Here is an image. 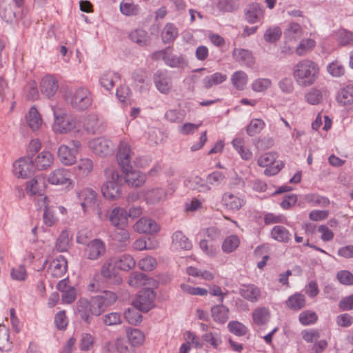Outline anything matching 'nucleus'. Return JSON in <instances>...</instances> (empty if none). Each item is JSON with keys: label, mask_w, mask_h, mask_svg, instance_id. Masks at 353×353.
<instances>
[{"label": "nucleus", "mask_w": 353, "mask_h": 353, "mask_svg": "<svg viewBox=\"0 0 353 353\" xmlns=\"http://www.w3.org/2000/svg\"><path fill=\"white\" fill-rule=\"evenodd\" d=\"M157 265V261L156 259L151 256H147L141 259L138 263L139 268L144 271H152Z\"/></svg>", "instance_id": "64"}, {"label": "nucleus", "mask_w": 353, "mask_h": 353, "mask_svg": "<svg viewBox=\"0 0 353 353\" xmlns=\"http://www.w3.org/2000/svg\"><path fill=\"white\" fill-rule=\"evenodd\" d=\"M133 228L134 231L140 234L157 233L160 230L159 225L154 220L147 217L139 219L134 225Z\"/></svg>", "instance_id": "17"}, {"label": "nucleus", "mask_w": 353, "mask_h": 353, "mask_svg": "<svg viewBox=\"0 0 353 353\" xmlns=\"http://www.w3.org/2000/svg\"><path fill=\"white\" fill-rule=\"evenodd\" d=\"M72 240V234L67 229L63 230L57 239L55 249L61 252L68 251L71 245Z\"/></svg>", "instance_id": "29"}, {"label": "nucleus", "mask_w": 353, "mask_h": 353, "mask_svg": "<svg viewBox=\"0 0 353 353\" xmlns=\"http://www.w3.org/2000/svg\"><path fill=\"white\" fill-rule=\"evenodd\" d=\"M172 243L176 249L189 250L192 248L191 241L180 231L173 234Z\"/></svg>", "instance_id": "43"}, {"label": "nucleus", "mask_w": 353, "mask_h": 353, "mask_svg": "<svg viewBox=\"0 0 353 353\" xmlns=\"http://www.w3.org/2000/svg\"><path fill=\"white\" fill-rule=\"evenodd\" d=\"M306 300L303 294L301 293H295L285 301V305L289 309L294 311H299L305 306Z\"/></svg>", "instance_id": "31"}, {"label": "nucleus", "mask_w": 353, "mask_h": 353, "mask_svg": "<svg viewBox=\"0 0 353 353\" xmlns=\"http://www.w3.org/2000/svg\"><path fill=\"white\" fill-rule=\"evenodd\" d=\"M227 75L221 72H215L205 77L203 80V87L210 89L214 85H219L227 80Z\"/></svg>", "instance_id": "37"}, {"label": "nucleus", "mask_w": 353, "mask_h": 353, "mask_svg": "<svg viewBox=\"0 0 353 353\" xmlns=\"http://www.w3.org/2000/svg\"><path fill=\"white\" fill-rule=\"evenodd\" d=\"M76 313L87 324L90 323L91 316H99L102 314V310L99 307V303L96 302L94 297L91 300L85 298H80L76 304Z\"/></svg>", "instance_id": "3"}, {"label": "nucleus", "mask_w": 353, "mask_h": 353, "mask_svg": "<svg viewBox=\"0 0 353 353\" xmlns=\"http://www.w3.org/2000/svg\"><path fill=\"white\" fill-rule=\"evenodd\" d=\"M211 312L213 319L219 323H224L229 318V310L223 305L213 307Z\"/></svg>", "instance_id": "44"}, {"label": "nucleus", "mask_w": 353, "mask_h": 353, "mask_svg": "<svg viewBox=\"0 0 353 353\" xmlns=\"http://www.w3.org/2000/svg\"><path fill=\"white\" fill-rule=\"evenodd\" d=\"M232 57L235 61L246 65H250L254 62L252 52L246 49L234 48L232 51Z\"/></svg>", "instance_id": "38"}, {"label": "nucleus", "mask_w": 353, "mask_h": 353, "mask_svg": "<svg viewBox=\"0 0 353 353\" xmlns=\"http://www.w3.org/2000/svg\"><path fill=\"white\" fill-rule=\"evenodd\" d=\"M248 81V74L242 70L234 72L231 76V82L238 90H243Z\"/></svg>", "instance_id": "39"}, {"label": "nucleus", "mask_w": 353, "mask_h": 353, "mask_svg": "<svg viewBox=\"0 0 353 353\" xmlns=\"http://www.w3.org/2000/svg\"><path fill=\"white\" fill-rule=\"evenodd\" d=\"M11 348V342L9 339V330L4 325H0V350L8 351Z\"/></svg>", "instance_id": "61"}, {"label": "nucleus", "mask_w": 353, "mask_h": 353, "mask_svg": "<svg viewBox=\"0 0 353 353\" xmlns=\"http://www.w3.org/2000/svg\"><path fill=\"white\" fill-rule=\"evenodd\" d=\"M118 268L114 257L107 259L101 265L100 273L103 278L108 282L119 285L121 283L122 279L119 275Z\"/></svg>", "instance_id": "7"}, {"label": "nucleus", "mask_w": 353, "mask_h": 353, "mask_svg": "<svg viewBox=\"0 0 353 353\" xmlns=\"http://www.w3.org/2000/svg\"><path fill=\"white\" fill-rule=\"evenodd\" d=\"M0 15L7 22L12 21L15 17V13L10 3L6 0H2L0 2Z\"/></svg>", "instance_id": "58"}, {"label": "nucleus", "mask_w": 353, "mask_h": 353, "mask_svg": "<svg viewBox=\"0 0 353 353\" xmlns=\"http://www.w3.org/2000/svg\"><path fill=\"white\" fill-rule=\"evenodd\" d=\"M133 152L129 143L121 141L119 145L117 152V161L123 170H128L130 168L131 157Z\"/></svg>", "instance_id": "16"}, {"label": "nucleus", "mask_w": 353, "mask_h": 353, "mask_svg": "<svg viewBox=\"0 0 353 353\" xmlns=\"http://www.w3.org/2000/svg\"><path fill=\"white\" fill-rule=\"evenodd\" d=\"M54 120L52 124L54 132L65 134L70 132L79 133L81 130V122L71 114L59 112L52 108Z\"/></svg>", "instance_id": "2"}, {"label": "nucleus", "mask_w": 353, "mask_h": 353, "mask_svg": "<svg viewBox=\"0 0 353 353\" xmlns=\"http://www.w3.org/2000/svg\"><path fill=\"white\" fill-rule=\"evenodd\" d=\"M26 121L32 131H38L43 125V119L37 109L32 106L26 116Z\"/></svg>", "instance_id": "25"}, {"label": "nucleus", "mask_w": 353, "mask_h": 353, "mask_svg": "<svg viewBox=\"0 0 353 353\" xmlns=\"http://www.w3.org/2000/svg\"><path fill=\"white\" fill-rule=\"evenodd\" d=\"M84 130L91 134H95L101 132V125L99 117L96 114H90L85 116L83 121Z\"/></svg>", "instance_id": "27"}, {"label": "nucleus", "mask_w": 353, "mask_h": 353, "mask_svg": "<svg viewBox=\"0 0 353 353\" xmlns=\"http://www.w3.org/2000/svg\"><path fill=\"white\" fill-rule=\"evenodd\" d=\"M145 201L148 205H157L166 199L167 193L162 188H152L144 193Z\"/></svg>", "instance_id": "22"}, {"label": "nucleus", "mask_w": 353, "mask_h": 353, "mask_svg": "<svg viewBox=\"0 0 353 353\" xmlns=\"http://www.w3.org/2000/svg\"><path fill=\"white\" fill-rule=\"evenodd\" d=\"M320 68L314 61L305 59L298 61L292 68V76L298 85L310 87L319 79Z\"/></svg>", "instance_id": "1"}, {"label": "nucleus", "mask_w": 353, "mask_h": 353, "mask_svg": "<svg viewBox=\"0 0 353 353\" xmlns=\"http://www.w3.org/2000/svg\"><path fill=\"white\" fill-rule=\"evenodd\" d=\"M123 171L125 173V182L132 187H139L145 182V175L138 170H132L131 166L128 170Z\"/></svg>", "instance_id": "23"}, {"label": "nucleus", "mask_w": 353, "mask_h": 353, "mask_svg": "<svg viewBox=\"0 0 353 353\" xmlns=\"http://www.w3.org/2000/svg\"><path fill=\"white\" fill-rule=\"evenodd\" d=\"M126 336L132 347H139L144 343L145 335L139 329L132 327L127 328Z\"/></svg>", "instance_id": "32"}, {"label": "nucleus", "mask_w": 353, "mask_h": 353, "mask_svg": "<svg viewBox=\"0 0 353 353\" xmlns=\"http://www.w3.org/2000/svg\"><path fill=\"white\" fill-rule=\"evenodd\" d=\"M124 318L130 324L134 325L142 321V315L140 313V310L134 306L125 311Z\"/></svg>", "instance_id": "53"}, {"label": "nucleus", "mask_w": 353, "mask_h": 353, "mask_svg": "<svg viewBox=\"0 0 353 353\" xmlns=\"http://www.w3.org/2000/svg\"><path fill=\"white\" fill-rule=\"evenodd\" d=\"M240 244V240L236 235H230L225 239L222 243V250L225 253L234 251Z\"/></svg>", "instance_id": "57"}, {"label": "nucleus", "mask_w": 353, "mask_h": 353, "mask_svg": "<svg viewBox=\"0 0 353 353\" xmlns=\"http://www.w3.org/2000/svg\"><path fill=\"white\" fill-rule=\"evenodd\" d=\"M67 101L75 110L82 111L88 109L92 103L90 91L85 87H79L71 92Z\"/></svg>", "instance_id": "4"}, {"label": "nucleus", "mask_w": 353, "mask_h": 353, "mask_svg": "<svg viewBox=\"0 0 353 353\" xmlns=\"http://www.w3.org/2000/svg\"><path fill=\"white\" fill-rule=\"evenodd\" d=\"M114 257L119 270L128 271L135 266L136 261L130 254H123L120 256Z\"/></svg>", "instance_id": "40"}, {"label": "nucleus", "mask_w": 353, "mask_h": 353, "mask_svg": "<svg viewBox=\"0 0 353 353\" xmlns=\"http://www.w3.org/2000/svg\"><path fill=\"white\" fill-rule=\"evenodd\" d=\"M337 100L343 105L353 103V85H350L341 89L337 94Z\"/></svg>", "instance_id": "50"}, {"label": "nucleus", "mask_w": 353, "mask_h": 353, "mask_svg": "<svg viewBox=\"0 0 353 353\" xmlns=\"http://www.w3.org/2000/svg\"><path fill=\"white\" fill-rule=\"evenodd\" d=\"M110 224L117 228H125L128 225L127 210L120 206H116L108 210L105 214Z\"/></svg>", "instance_id": "9"}, {"label": "nucleus", "mask_w": 353, "mask_h": 353, "mask_svg": "<svg viewBox=\"0 0 353 353\" xmlns=\"http://www.w3.org/2000/svg\"><path fill=\"white\" fill-rule=\"evenodd\" d=\"M46 188V184L44 176L43 175H37L27 182L26 191L27 194L31 196H41L46 203L47 197L43 194Z\"/></svg>", "instance_id": "14"}, {"label": "nucleus", "mask_w": 353, "mask_h": 353, "mask_svg": "<svg viewBox=\"0 0 353 353\" xmlns=\"http://www.w3.org/2000/svg\"><path fill=\"white\" fill-rule=\"evenodd\" d=\"M94 298L96 302L99 303V307L102 310L103 313L107 307L113 304L117 301V296L112 292L105 291L102 295L97 296Z\"/></svg>", "instance_id": "33"}, {"label": "nucleus", "mask_w": 353, "mask_h": 353, "mask_svg": "<svg viewBox=\"0 0 353 353\" xmlns=\"http://www.w3.org/2000/svg\"><path fill=\"white\" fill-rule=\"evenodd\" d=\"M105 181V183H122V177L119 174V170L113 165L108 166L104 171Z\"/></svg>", "instance_id": "51"}, {"label": "nucleus", "mask_w": 353, "mask_h": 353, "mask_svg": "<svg viewBox=\"0 0 353 353\" xmlns=\"http://www.w3.org/2000/svg\"><path fill=\"white\" fill-rule=\"evenodd\" d=\"M88 147L96 155L103 157L111 154L114 148L112 141L104 137L90 140Z\"/></svg>", "instance_id": "11"}, {"label": "nucleus", "mask_w": 353, "mask_h": 353, "mask_svg": "<svg viewBox=\"0 0 353 353\" xmlns=\"http://www.w3.org/2000/svg\"><path fill=\"white\" fill-rule=\"evenodd\" d=\"M323 92L316 88L310 89L305 94V101L312 105L319 104L323 101Z\"/></svg>", "instance_id": "55"}, {"label": "nucleus", "mask_w": 353, "mask_h": 353, "mask_svg": "<svg viewBox=\"0 0 353 353\" xmlns=\"http://www.w3.org/2000/svg\"><path fill=\"white\" fill-rule=\"evenodd\" d=\"M282 35V30L279 26H273L268 28L263 34L264 40L270 43L278 41Z\"/></svg>", "instance_id": "48"}, {"label": "nucleus", "mask_w": 353, "mask_h": 353, "mask_svg": "<svg viewBox=\"0 0 353 353\" xmlns=\"http://www.w3.org/2000/svg\"><path fill=\"white\" fill-rule=\"evenodd\" d=\"M272 237L279 242H288L290 239L289 231L283 226H274L271 231Z\"/></svg>", "instance_id": "52"}, {"label": "nucleus", "mask_w": 353, "mask_h": 353, "mask_svg": "<svg viewBox=\"0 0 353 353\" xmlns=\"http://www.w3.org/2000/svg\"><path fill=\"white\" fill-rule=\"evenodd\" d=\"M106 251V247L103 241L96 239L90 241L85 250L84 256L91 261H96L102 257Z\"/></svg>", "instance_id": "13"}, {"label": "nucleus", "mask_w": 353, "mask_h": 353, "mask_svg": "<svg viewBox=\"0 0 353 353\" xmlns=\"http://www.w3.org/2000/svg\"><path fill=\"white\" fill-rule=\"evenodd\" d=\"M58 88V81L56 78L52 75H46L41 80V92L48 98L53 97L56 94Z\"/></svg>", "instance_id": "21"}, {"label": "nucleus", "mask_w": 353, "mask_h": 353, "mask_svg": "<svg viewBox=\"0 0 353 353\" xmlns=\"http://www.w3.org/2000/svg\"><path fill=\"white\" fill-rule=\"evenodd\" d=\"M54 155L49 151H42L32 159L35 170H46L54 164Z\"/></svg>", "instance_id": "20"}, {"label": "nucleus", "mask_w": 353, "mask_h": 353, "mask_svg": "<svg viewBox=\"0 0 353 353\" xmlns=\"http://www.w3.org/2000/svg\"><path fill=\"white\" fill-rule=\"evenodd\" d=\"M67 269V261L63 256H60L50 263L47 272L50 277L58 279L65 275Z\"/></svg>", "instance_id": "15"}, {"label": "nucleus", "mask_w": 353, "mask_h": 353, "mask_svg": "<svg viewBox=\"0 0 353 353\" xmlns=\"http://www.w3.org/2000/svg\"><path fill=\"white\" fill-rule=\"evenodd\" d=\"M103 196L109 200H117L121 196V184L105 183L101 188Z\"/></svg>", "instance_id": "24"}, {"label": "nucleus", "mask_w": 353, "mask_h": 353, "mask_svg": "<svg viewBox=\"0 0 353 353\" xmlns=\"http://www.w3.org/2000/svg\"><path fill=\"white\" fill-rule=\"evenodd\" d=\"M221 203L228 210L237 211L243 206L245 201L236 194L225 192L222 195Z\"/></svg>", "instance_id": "19"}, {"label": "nucleus", "mask_w": 353, "mask_h": 353, "mask_svg": "<svg viewBox=\"0 0 353 353\" xmlns=\"http://www.w3.org/2000/svg\"><path fill=\"white\" fill-rule=\"evenodd\" d=\"M239 294L250 302H256L261 296V290L252 284L243 285L239 289Z\"/></svg>", "instance_id": "28"}, {"label": "nucleus", "mask_w": 353, "mask_h": 353, "mask_svg": "<svg viewBox=\"0 0 353 353\" xmlns=\"http://www.w3.org/2000/svg\"><path fill=\"white\" fill-rule=\"evenodd\" d=\"M272 81L269 78H257L251 83V88L256 93H265L272 87Z\"/></svg>", "instance_id": "36"}, {"label": "nucleus", "mask_w": 353, "mask_h": 353, "mask_svg": "<svg viewBox=\"0 0 353 353\" xmlns=\"http://www.w3.org/2000/svg\"><path fill=\"white\" fill-rule=\"evenodd\" d=\"M316 46V41L310 38L302 39L295 49L296 55L301 57L312 50Z\"/></svg>", "instance_id": "45"}, {"label": "nucleus", "mask_w": 353, "mask_h": 353, "mask_svg": "<svg viewBox=\"0 0 353 353\" xmlns=\"http://www.w3.org/2000/svg\"><path fill=\"white\" fill-rule=\"evenodd\" d=\"M75 170L80 175L87 176L94 170V162L92 159L88 157L81 158L75 167Z\"/></svg>", "instance_id": "35"}, {"label": "nucleus", "mask_w": 353, "mask_h": 353, "mask_svg": "<svg viewBox=\"0 0 353 353\" xmlns=\"http://www.w3.org/2000/svg\"><path fill=\"white\" fill-rule=\"evenodd\" d=\"M270 314L268 308L261 307L255 309L252 313L254 322L257 325H264L270 319Z\"/></svg>", "instance_id": "49"}, {"label": "nucleus", "mask_w": 353, "mask_h": 353, "mask_svg": "<svg viewBox=\"0 0 353 353\" xmlns=\"http://www.w3.org/2000/svg\"><path fill=\"white\" fill-rule=\"evenodd\" d=\"M129 37L133 42L140 46H145L149 43V36L146 31L142 29H137L132 31Z\"/></svg>", "instance_id": "46"}, {"label": "nucleus", "mask_w": 353, "mask_h": 353, "mask_svg": "<svg viewBox=\"0 0 353 353\" xmlns=\"http://www.w3.org/2000/svg\"><path fill=\"white\" fill-rule=\"evenodd\" d=\"M265 123L261 119H253L246 128V132L249 136H254L259 134L265 128Z\"/></svg>", "instance_id": "56"}, {"label": "nucleus", "mask_w": 353, "mask_h": 353, "mask_svg": "<svg viewBox=\"0 0 353 353\" xmlns=\"http://www.w3.org/2000/svg\"><path fill=\"white\" fill-rule=\"evenodd\" d=\"M103 323L107 326L120 325L122 323V318L118 312H110L102 316Z\"/></svg>", "instance_id": "63"}, {"label": "nucleus", "mask_w": 353, "mask_h": 353, "mask_svg": "<svg viewBox=\"0 0 353 353\" xmlns=\"http://www.w3.org/2000/svg\"><path fill=\"white\" fill-rule=\"evenodd\" d=\"M78 198L84 212L88 209L93 208L97 201V193L91 188L82 189L78 193Z\"/></svg>", "instance_id": "18"}, {"label": "nucleus", "mask_w": 353, "mask_h": 353, "mask_svg": "<svg viewBox=\"0 0 353 353\" xmlns=\"http://www.w3.org/2000/svg\"><path fill=\"white\" fill-rule=\"evenodd\" d=\"M94 345V337L90 333H83L81 334L79 348L81 351L88 352L91 350Z\"/></svg>", "instance_id": "60"}, {"label": "nucleus", "mask_w": 353, "mask_h": 353, "mask_svg": "<svg viewBox=\"0 0 353 353\" xmlns=\"http://www.w3.org/2000/svg\"><path fill=\"white\" fill-rule=\"evenodd\" d=\"M276 158L277 155L275 152H267L259 158L258 165L266 168L264 171L265 175H274L283 168V163L276 162Z\"/></svg>", "instance_id": "8"}, {"label": "nucleus", "mask_w": 353, "mask_h": 353, "mask_svg": "<svg viewBox=\"0 0 353 353\" xmlns=\"http://www.w3.org/2000/svg\"><path fill=\"white\" fill-rule=\"evenodd\" d=\"M299 319L303 325H308L315 323L318 320L316 313L312 310H305L300 313Z\"/></svg>", "instance_id": "62"}, {"label": "nucleus", "mask_w": 353, "mask_h": 353, "mask_svg": "<svg viewBox=\"0 0 353 353\" xmlns=\"http://www.w3.org/2000/svg\"><path fill=\"white\" fill-rule=\"evenodd\" d=\"M32 159L23 157L17 160L13 164V174L18 178H27L34 172Z\"/></svg>", "instance_id": "12"}, {"label": "nucleus", "mask_w": 353, "mask_h": 353, "mask_svg": "<svg viewBox=\"0 0 353 353\" xmlns=\"http://www.w3.org/2000/svg\"><path fill=\"white\" fill-rule=\"evenodd\" d=\"M245 20L250 23H254L263 16V11L258 4H252L249 6L245 13Z\"/></svg>", "instance_id": "41"}, {"label": "nucleus", "mask_w": 353, "mask_h": 353, "mask_svg": "<svg viewBox=\"0 0 353 353\" xmlns=\"http://www.w3.org/2000/svg\"><path fill=\"white\" fill-rule=\"evenodd\" d=\"M119 79L117 73L107 70L103 72L99 78V83L106 90H110L114 86L115 82Z\"/></svg>", "instance_id": "30"}, {"label": "nucleus", "mask_w": 353, "mask_h": 353, "mask_svg": "<svg viewBox=\"0 0 353 353\" xmlns=\"http://www.w3.org/2000/svg\"><path fill=\"white\" fill-rule=\"evenodd\" d=\"M47 181L57 186H70L73 184L70 171L64 168H57L52 170L48 174Z\"/></svg>", "instance_id": "6"}, {"label": "nucleus", "mask_w": 353, "mask_h": 353, "mask_svg": "<svg viewBox=\"0 0 353 353\" xmlns=\"http://www.w3.org/2000/svg\"><path fill=\"white\" fill-rule=\"evenodd\" d=\"M146 275L141 272H133L128 279V284L133 288H139L148 283Z\"/></svg>", "instance_id": "54"}, {"label": "nucleus", "mask_w": 353, "mask_h": 353, "mask_svg": "<svg viewBox=\"0 0 353 353\" xmlns=\"http://www.w3.org/2000/svg\"><path fill=\"white\" fill-rule=\"evenodd\" d=\"M303 34V29L297 23H290L284 31V36L288 41H296Z\"/></svg>", "instance_id": "34"}, {"label": "nucleus", "mask_w": 353, "mask_h": 353, "mask_svg": "<svg viewBox=\"0 0 353 353\" xmlns=\"http://www.w3.org/2000/svg\"><path fill=\"white\" fill-rule=\"evenodd\" d=\"M154 82L156 88L161 93L167 94L172 88V83L170 79L166 74L158 71L154 74Z\"/></svg>", "instance_id": "26"}, {"label": "nucleus", "mask_w": 353, "mask_h": 353, "mask_svg": "<svg viewBox=\"0 0 353 353\" xmlns=\"http://www.w3.org/2000/svg\"><path fill=\"white\" fill-rule=\"evenodd\" d=\"M166 55L164 62L166 65L175 68L180 67L185 63V58L181 55L174 54L170 48H166Z\"/></svg>", "instance_id": "47"}, {"label": "nucleus", "mask_w": 353, "mask_h": 353, "mask_svg": "<svg viewBox=\"0 0 353 353\" xmlns=\"http://www.w3.org/2000/svg\"><path fill=\"white\" fill-rule=\"evenodd\" d=\"M154 291L150 288H145L139 292L137 297L133 301L132 305L139 310L147 312L154 307Z\"/></svg>", "instance_id": "10"}, {"label": "nucleus", "mask_w": 353, "mask_h": 353, "mask_svg": "<svg viewBox=\"0 0 353 353\" xmlns=\"http://www.w3.org/2000/svg\"><path fill=\"white\" fill-rule=\"evenodd\" d=\"M120 11L124 15L132 16L137 15L139 13V8L132 1L124 0L120 3Z\"/></svg>", "instance_id": "59"}, {"label": "nucleus", "mask_w": 353, "mask_h": 353, "mask_svg": "<svg viewBox=\"0 0 353 353\" xmlns=\"http://www.w3.org/2000/svg\"><path fill=\"white\" fill-rule=\"evenodd\" d=\"M179 32L176 26L171 23H167L161 32L163 43H170L174 41L178 37Z\"/></svg>", "instance_id": "42"}, {"label": "nucleus", "mask_w": 353, "mask_h": 353, "mask_svg": "<svg viewBox=\"0 0 353 353\" xmlns=\"http://www.w3.org/2000/svg\"><path fill=\"white\" fill-rule=\"evenodd\" d=\"M70 144L72 148L65 144H61L57 150V157L61 163L70 166L77 161V154L81 148V143L78 140H71Z\"/></svg>", "instance_id": "5"}]
</instances>
